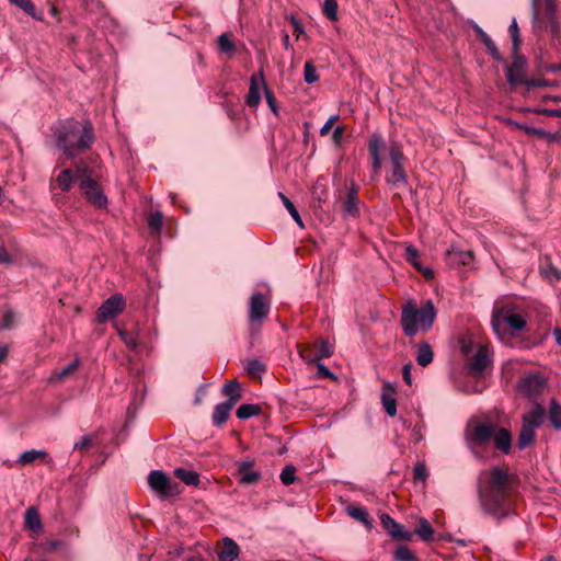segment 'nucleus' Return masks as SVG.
Returning <instances> with one entry per match:
<instances>
[{"label":"nucleus","mask_w":561,"mask_h":561,"mask_svg":"<svg viewBox=\"0 0 561 561\" xmlns=\"http://www.w3.org/2000/svg\"><path fill=\"white\" fill-rule=\"evenodd\" d=\"M478 500L482 512L497 520L515 514L507 471L495 466L479 473Z\"/></svg>","instance_id":"1"},{"label":"nucleus","mask_w":561,"mask_h":561,"mask_svg":"<svg viewBox=\"0 0 561 561\" xmlns=\"http://www.w3.org/2000/svg\"><path fill=\"white\" fill-rule=\"evenodd\" d=\"M57 147L67 158H75L89 149L94 142L93 127L90 122L84 125L70 118L60 123L56 129Z\"/></svg>","instance_id":"2"},{"label":"nucleus","mask_w":561,"mask_h":561,"mask_svg":"<svg viewBox=\"0 0 561 561\" xmlns=\"http://www.w3.org/2000/svg\"><path fill=\"white\" fill-rule=\"evenodd\" d=\"M436 317L437 309L431 299L424 301L421 307L413 301H408L401 311L403 333L409 337H413L420 332L426 333L432 329Z\"/></svg>","instance_id":"3"},{"label":"nucleus","mask_w":561,"mask_h":561,"mask_svg":"<svg viewBox=\"0 0 561 561\" xmlns=\"http://www.w3.org/2000/svg\"><path fill=\"white\" fill-rule=\"evenodd\" d=\"M494 433L495 426L492 423H481L471 420L465 428V444L476 458L482 459L483 455L480 449L489 445Z\"/></svg>","instance_id":"4"},{"label":"nucleus","mask_w":561,"mask_h":561,"mask_svg":"<svg viewBox=\"0 0 561 561\" xmlns=\"http://www.w3.org/2000/svg\"><path fill=\"white\" fill-rule=\"evenodd\" d=\"M545 408L535 402L531 410L523 415L522 427L518 434L517 446L525 449L535 443L536 430L539 428L545 421Z\"/></svg>","instance_id":"5"},{"label":"nucleus","mask_w":561,"mask_h":561,"mask_svg":"<svg viewBox=\"0 0 561 561\" xmlns=\"http://www.w3.org/2000/svg\"><path fill=\"white\" fill-rule=\"evenodd\" d=\"M389 159L391 162V174L386 179L387 183L391 186L407 184L408 178L402 164L404 156L399 144H391L389 148Z\"/></svg>","instance_id":"6"},{"label":"nucleus","mask_w":561,"mask_h":561,"mask_svg":"<svg viewBox=\"0 0 561 561\" xmlns=\"http://www.w3.org/2000/svg\"><path fill=\"white\" fill-rule=\"evenodd\" d=\"M126 302L122 294L108 297L96 310V320L100 323L107 322L118 316L125 309Z\"/></svg>","instance_id":"7"},{"label":"nucleus","mask_w":561,"mask_h":561,"mask_svg":"<svg viewBox=\"0 0 561 561\" xmlns=\"http://www.w3.org/2000/svg\"><path fill=\"white\" fill-rule=\"evenodd\" d=\"M546 379L540 374L525 376L518 382V391L529 399L537 398L545 391Z\"/></svg>","instance_id":"8"},{"label":"nucleus","mask_w":561,"mask_h":561,"mask_svg":"<svg viewBox=\"0 0 561 561\" xmlns=\"http://www.w3.org/2000/svg\"><path fill=\"white\" fill-rule=\"evenodd\" d=\"M492 328L499 333L502 325L508 324L514 330L520 331L526 327V321L518 313L505 314L502 310L495 309L492 313Z\"/></svg>","instance_id":"9"},{"label":"nucleus","mask_w":561,"mask_h":561,"mask_svg":"<svg viewBox=\"0 0 561 561\" xmlns=\"http://www.w3.org/2000/svg\"><path fill=\"white\" fill-rule=\"evenodd\" d=\"M79 187L83 196L95 207L105 208L107 206V197L94 179L84 180Z\"/></svg>","instance_id":"10"},{"label":"nucleus","mask_w":561,"mask_h":561,"mask_svg":"<svg viewBox=\"0 0 561 561\" xmlns=\"http://www.w3.org/2000/svg\"><path fill=\"white\" fill-rule=\"evenodd\" d=\"M148 483L152 491L159 496L165 499L172 493V486L175 485L171 479L161 470H153L149 473Z\"/></svg>","instance_id":"11"},{"label":"nucleus","mask_w":561,"mask_h":561,"mask_svg":"<svg viewBox=\"0 0 561 561\" xmlns=\"http://www.w3.org/2000/svg\"><path fill=\"white\" fill-rule=\"evenodd\" d=\"M268 309L264 296L261 293H254L250 297L249 321L251 323L261 322L267 317Z\"/></svg>","instance_id":"12"},{"label":"nucleus","mask_w":561,"mask_h":561,"mask_svg":"<svg viewBox=\"0 0 561 561\" xmlns=\"http://www.w3.org/2000/svg\"><path fill=\"white\" fill-rule=\"evenodd\" d=\"M267 88L263 72L254 73L250 78L249 92L245 102L250 107H255L261 102V90Z\"/></svg>","instance_id":"13"},{"label":"nucleus","mask_w":561,"mask_h":561,"mask_svg":"<svg viewBox=\"0 0 561 561\" xmlns=\"http://www.w3.org/2000/svg\"><path fill=\"white\" fill-rule=\"evenodd\" d=\"M301 355L306 362L317 363L333 355V345L329 341L321 340L314 344L313 348H308Z\"/></svg>","instance_id":"14"},{"label":"nucleus","mask_w":561,"mask_h":561,"mask_svg":"<svg viewBox=\"0 0 561 561\" xmlns=\"http://www.w3.org/2000/svg\"><path fill=\"white\" fill-rule=\"evenodd\" d=\"M385 141L380 134H373L368 141V151L371 158V169L375 175H377L381 169V150Z\"/></svg>","instance_id":"15"},{"label":"nucleus","mask_w":561,"mask_h":561,"mask_svg":"<svg viewBox=\"0 0 561 561\" xmlns=\"http://www.w3.org/2000/svg\"><path fill=\"white\" fill-rule=\"evenodd\" d=\"M381 524L387 533L396 539L400 540H410L412 537V533L404 529L403 525L397 523L391 516L388 514H382Z\"/></svg>","instance_id":"16"},{"label":"nucleus","mask_w":561,"mask_h":561,"mask_svg":"<svg viewBox=\"0 0 561 561\" xmlns=\"http://www.w3.org/2000/svg\"><path fill=\"white\" fill-rule=\"evenodd\" d=\"M514 55V60L506 71V78L511 85H517L522 83L525 76V59L517 55V53Z\"/></svg>","instance_id":"17"},{"label":"nucleus","mask_w":561,"mask_h":561,"mask_svg":"<svg viewBox=\"0 0 561 561\" xmlns=\"http://www.w3.org/2000/svg\"><path fill=\"white\" fill-rule=\"evenodd\" d=\"M238 402L237 396H234L231 400H227L217 404L214 409V413L211 416L213 423L216 426H221L229 417L230 411Z\"/></svg>","instance_id":"18"},{"label":"nucleus","mask_w":561,"mask_h":561,"mask_svg":"<svg viewBox=\"0 0 561 561\" xmlns=\"http://www.w3.org/2000/svg\"><path fill=\"white\" fill-rule=\"evenodd\" d=\"M490 363L488 350L480 346L469 364V369L474 375H482Z\"/></svg>","instance_id":"19"},{"label":"nucleus","mask_w":561,"mask_h":561,"mask_svg":"<svg viewBox=\"0 0 561 561\" xmlns=\"http://www.w3.org/2000/svg\"><path fill=\"white\" fill-rule=\"evenodd\" d=\"M239 480L245 484H253L261 478V473L253 469V463L250 461L241 462L238 466Z\"/></svg>","instance_id":"20"},{"label":"nucleus","mask_w":561,"mask_h":561,"mask_svg":"<svg viewBox=\"0 0 561 561\" xmlns=\"http://www.w3.org/2000/svg\"><path fill=\"white\" fill-rule=\"evenodd\" d=\"M492 438L499 450L506 455L510 454L512 448V435L506 428H495V433Z\"/></svg>","instance_id":"21"},{"label":"nucleus","mask_w":561,"mask_h":561,"mask_svg":"<svg viewBox=\"0 0 561 561\" xmlns=\"http://www.w3.org/2000/svg\"><path fill=\"white\" fill-rule=\"evenodd\" d=\"M240 549L236 541L231 538L224 539V547L218 552L219 561H234L239 556Z\"/></svg>","instance_id":"22"},{"label":"nucleus","mask_w":561,"mask_h":561,"mask_svg":"<svg viewBox=\"0 0 561 561\" xmlns=\"http://www.w3.org/2000/svg\"><path fill=\"white\" fill-rule=\"evenodd\" d=\"M476 34L480 37L481 42L485 45L488 53L497 61H502V55L499 51L492 38L478 25L473 24Z\"/></svg>","instance_id":"23"},{"label":"nucleus","mask_w":561,"mask_h":561,"mask_svg":"<svg viewBox=\"0 0 561 561\" xmlns=\"http://www.w3.org/2000/svg\"><path fill=\"white\" fill-rule=\"evenodd\" d=\"M358 204H359V201L357 198V190L354 186H352L348 190L346 199L344 201V204H343L344 214L346 216H351V217L357 216L359 213Z\"/></svg>","instance_id":"24"},{"label":"nucleus","mask_w":561,"mask_h":561,"mask_svg":"<svg viewBox=\"0 0 561 561\" xmlns=\"http://www.w3.org/2000/svg\"><path fill=\"white\" fill-rule=\"evenodd\" d=\"M416 347L415 360L420 366L426 367L434 358L432 346L427 342H422Z\"/></svg>","instance_id":"25"},{"label":"nucleus","mask_w":561,"mask_h":561,"mask_svg":"<svg viewBox=\"0 0 561 561\" xmlns=\"http://www.w3.org/2000/svg\"><path fill=\"white\" fill-rule=\"evenodd\" d=\"M472 257L471 251H462L456 248L447 251V260L451 264L468 265L471 263Z\"/></svg>","instance_id":"26"},{"label":"nucleus","mask_w":561,"mask_h":561,"mask_svg":"<svg viewBox=\"0 0 561 561\" xmlns=\"http://www.w3.org/2000/svg\"><path fill=\"white\" fill-rule=\"evenodd\" d=\"M173 473L178 479H180L186 485L196 486L199 484V474L194 470L179 467V468L174 469Z\"/></svg>","instance_id":"27"},{"label":"nucleus","mask_w":561,"mask_h":561,"mask_svg":"<svg viewBox=\"0 0 561 561\" xmlns=\"http://www.w3.org/2000/svg\"><path fill=\"white\" fill-rule=\"evenodd\" d=\"M548 420L556 431L561 430V404L556 399L550 401Z\"/></svg>","instance_id":"28"},{"label":"nucleus","mask_w":561,"mask_h":561,"mask_svg":"<svg viewBox=\"0 0 561 561\" xmlns=\"http://www.w3.org/2000/svg\"><path fill=\"white\" fill-rule=\"evenodd\" d=\"M346 512L352 518L363 523L367 528L373 527L371 522L368 519L367 510L364 506L351 505L346 508Z\"/></svg>","instance_id":"29"},{"label":"nucleus","mask_w":561,"mask_h":561,"mask_svg":"<svg viewBox=\"0 0 561 561\" xmlns=\"http://www.w3.org/2000/svg\"><path fill=\"white\" fill-rule=\"evenodd\" d=\"M12 5L18 7L24 13L36 21H43V15L38 14L34 3L31 0H8Z\"/></svg>","instance_id":"30"},{"label":"nucleus","mask_w":561,"mask_h":561,"mask_svg":"<svg viewBox=\"0 0 561 561\" xmlns=\"http://www.w3.org/2000/svg\"><path fill=\"white\" fill-rule=\"evenodd\" d=\"M75 181V174L71 169L62 170L56 179L57 185L62 192H69Z\"/></svg>","instance_id":"31"},{"label":"nucleus","mask_w":561,"mask_h":561,"mask_svg":"<svg viewBox=\"0 0 561 561\" xmlns=\"http://www.w3.org/2000/svg\"><path fill=\"white\" fill-rule=\"evenodd\" d=\"M390 388V392H382L381 393V402L383 405V409L386 413L393 417L397 414V399L393 396V388Z\"/></svg>","instance_id":"32"},{"label":"nucleus","mask_w":561,"mask_h":561,"mask_svg":"<svg viewBox=\"0 0 561 561\" xmlns=\"http://www.w3.org/2000/svg\"><path fill=\"white\" fill-rule=\"evenodd\" d=\"M261 410L262 409L259 404L244 403L237 409L236 415L239 420H248L252 416L259 415Z\"/></svg>","instance_id":"33"},{"label":"nucleus","mask_w":561,"mask_h":561,"mask_svg":"<svg viewBox=\"0 0 561 561\" xmlns=\"http://www.w3.org/2000/svg\"><path fill=\"white\" fill-rule=\"evenodd\" d=\"M24 524L31 530L36 531L42 529L41 518L36 508L30 507L26 510L24 514Z\"/></svg>","instance_id":"34"},{"label":"nucleus","mask_w":561,"mask_h":561,"mask_svg":"<svg viewBox=\"0 0 561 561\" xmlns=\"http://www.w3.org/2000/svg\"><path fill=\"white\" fill-rule=\"evenodd\" d=\"M415 534L424 541L433 539L434 529L425 518H420L415 528Z\"/></svg>","instance_id":"35"},{"label":"nucleus","mask_w":561,"mask_h":561,"mask_svg":"<svg viewBox=\"0 0 561 561\" xmlns=\"http://www.w3.org/2000/svg\"><path fill=\"white\" fill-rule=\"evenodd\" d=\"M245 370L252 377H261V375L266 371V365L256 358L249 359L247 362Z\"/></svg>","instance_id":"36"},{"label":"nucleus","mask_w":561,"mask_h":561,"mask_svg":"<svg viewBox=\"0 0 561 561\" xmlns=\"http://www.w3.org/2000/svg\"><path fill=\"white\" fill-rule=\"evenodd\" d=\"M278 197L283 202L285 208L288 210V213L290 214V216L295 220V222L299 227H304L301 217H300L297 208L295 207V205L290 202V199L285 194H283L282 192L278 193Z\"/></svg>","instance_id":"37"},{"label":"nucleus","mask_w":561,"mask_h":561,"mask_svg":"<svg viewBox=\"0 0 561 561\" xmlns=\"http://www.w3.org/2000/svg\"><path fill=\"white\" fill-rule=\"evenodd\" d=\"M45 456H46V453L44 450L31 449V450L23 451L19 456L18 462L25 466V465H30V463L34 462L37 458L45 457Z\"/></svg>","instance_id":"38"},{"label":"nucleus","mask_w":561,"mask_h":561,"mask_svg":"<svg viewBox=\"0 0 561 561\" xmlns=\"http://www.w3.org/2000/svg\"><path fill=\"white\" fill-rule=\"evenodd\" d=\"M73 171V174H75V179L76 181L80 183H83L84 180H93L92 178V170L83 162H80L79 164L76 165L75 170Z\"/></svg>","instance_id":"39"},{"label":"nucleus","mask_w":561,"mask_h":561,"mask_svg":"<svg viewBox=\"0 0 561 561\" xmlns=\"http://www.w3.org/2000/svg\"><path fill=\"white\" fill-rule=\"evenodd\" d=\"M513 124L516 128L523 130L525 134H527L529 136H538L539 138H550V134L543 129L528 126L526 124L517 123V122H514Z\"/></svg>","instance_id":"40"},{"label":"nucleus","mask_w":561,"mask_h":561,"mask_svg":"<svg viewBox=\"0 0 561 561\" xmlns=\"http://www.w3.org/2000/svg\"><path fill=\"white\" fill-rule=\"evenodd\" d=\"M240 388H241V385L238 380H231L230 382L226 383L221 391L225 396L228 397V400H231L234 396H237L238 398V401L241 399V393H240Z\"/></svg>","instance_id":"41"},{"label":"nucleus","mask_w":561,"mask_h":561,"mask_svg":"<svg viewBox=\"0 0 561 561\" xmlns=\"http://www.w3.org/2000/svg\"><path fill=\"white\" fill-rule=\"evenodd\" d=\"M510 35L512 37V45H513V53H518L519 46H520V36H519V30L516 22V19H513L510 27H508Z\"/></svg>","instance_id":"42"},{"label":"nucleus","mask_w":561,"mask_h":561,"mask_svg":"<svg viewBox=\"0 0 561 561\" xmlns=\"http://www.w3.org/2000/svg\"><path fill=\"white\" fill-rule=\"evenodd\" d=\"M405 260L411 263L416 270H421V262L419 260V251L411 244L405 247Z\"/></svg>","instance_id":"43"},{"label":"nucleus","mask_w":561,"mask_h":561,"mask_svg":"<svg viewBox=\"0 0 561 561\" xmlns=\"http://www.w3.org/2000/svg\"><path fill=\"white\" fill-rule=\"evenodd\" d=\"M323 13L330 21L337 20V1L336 0H324Z\"/></svg>","instance_id":"44"},{"label":"nucleus","mask_w":561,"mask_h":561,"mask_svg":"<svg viewBox=\"0 0 561 561\" xmlns=\"http://www.w3.org/2000/svg\"><path fill=\"white\" fill-rule=\"evenodd\" d=\"M279 479L284 485H290L296 480V468L291 465L284 467Z\"/></svg>","instance_id":"45"},{"label":"nucleus","mask_w":561,"mask_h":561,"mask_svg":"<svg viewBox=\"0 0 561 561\" xmlns=\"http://www.w3.org/2000/svg\"><path fill=\"white\" fill-rule=\"evenodd\" d=\"M396 561H417L413 552L405 546H400L394 552Z\"/></svg>","instance_id":"46"},{"label":"nucleus","mask_w":561,"mask_h":561,"mask_svg":"<svg viewBox=\"0 0 561 561\" xmlns=\"http://www.w3.org/2000/svg\"><path fill=\"white\" fill-rule=\"evenodd\" d=\"M163 224V214L161 211L152 213L148 217V226L152 232H159Z\"/></svg>","instance_id":"47"},{"label":"nucleus","mask_w":561,"mask_h":561,"mask_svg":"<svg viewBox=\"0 0 561 561\" xmlns=\"http://www.w3.org/2000/svg\"><path fill=\"white\" fill-rule=\"evenodd\" d=\"M304 79H305V82L308 83V84L314 83L316 81L319 80V76L317 75V70H316V68H314V66L312 65L311 61H307L305 64Z\"/></svg>","instance_id":"48"},{"label":"nucleus","mask_w":561,"mask_h":561,"mask_svg":"<svg viewBox=\"0 0 561 561\" xmlns=\"http://www.w3.org/2000/svg\"><path fill=\"white\" fill-rule=\"evenodd\" d=\"M542 273L545 277L552 284L561 279V272L551 263H549L546 267H542Z\"/></svg>","instance_id":"49"},{"label":"nucleus","mask_w":561,"mask_h":561,"mask_svg":"<svg viewBox=\"0 0 561 561\" xmlns=\"http://www.w3.org/2000/svg\"><path fill=\"white\" fill-rule=\"evenodd\" d=\"M118 335L121 336V339L123 340V342L126 344V346L128 348H130V350L137 348L138 342H137L136 336L133 333H130L126 330L119 329Z\"/></svg>","instance_id":"50"},{"label":"nucleus","mask_w":561,"mask_h":561,"mask_svg":"<svg viewBox=\"0 0 561 561\" xmlns=\"http://www.w3.org/2000/svg\"><path fill=\"white\" fill-rule=\"evenodd\" d=\"M218 46L220 50L225 53H233L236 49L234 43L229 38L227 34L219 35Z\"/></svg>","instance_id":"51"},{"label":"nucleus","mask_w":561,"mask_h":561,"mask_svg":"<svg viewBox=\"0 0 561 561\" xmlns=\"http://www.w3.org/2000/svg\"><path fill=\"white\" fill-rule=\"evenodd\" d=\"M80 365V362L79 359H75L72 360L71 363H69L67 366H65L64 368H61L59 371H57L54 377L58 380H61L64 379L65 377H67L69 374L73 373Z\"/></svg>","instance_id":"52"},{"label":"nucleus","mask_w":561,"mask_h":561,"mask_svg":"<svg viewBox=\"0 0 561 561\" xmlns=\"http://www.w3.org/2000/svg\"><path fill=\"white\" fill-rule=\"evenodd\" d=\"M265 99H266V103H267L270 110L276 116H278L279 115V111H278V107H277V104H276V99L274 96V93L268 88H265Z\"/></svg>","instance_id":"53"},{"label":"nucleus","mask_w":561,"mask_h":561,"mask_svg":"<svg viewBox=\"0 0 561 561\" xmlns=\"http://www.w3.org/2000/svg\"><path fill=\"white\" fill-rule=\"evenodd\" d=\"M547 19H548L547 27L549 28V32L551 33V35L553 37L558 38L560 35L559 22L557 21L556 16H551V18H547Z\"/></svg>","instance_id":"54"},{"label":"nucleus","mask_w":561,"mask_h":561,"mask_svg":"<svg viewBox=\"0 0 561 561\" xmlns=\"http://www.w3.org/2000/svg\"><path fill=\"white\" fill-rule=\"evenodd\" d=\"M426 468L424 465L419 463L413 470V478L415 481H424L426 479Z\"/></svg>","instance_id":"55"},{"label":"nucleus","mask_w":561,"mask_h":561,"mask_svg":"<svg viewBox=\"0 0 561 561\" xmlns=\"http://www.w3.org/2000/svg\"><path fill=\"white\" fill-rule=\"evenodd\" d=\"M557 4L553 0H543V11L547 18L556 16Z\"/></svg>","instance_id":"56"},{"label":"nucleus","mask_w":561,"mask_h":561,"mask_svg":"<svg viewBox=\"0 0 561 561\" xmlns=\"http://www.w3.org/2000/svg\"><path fill=\"white\" fill-rule=\"evenodd\" d=\"M525 84L527 88H538V87H552V83H549L547 80H540V79H529L525 81Z\"/></svg>","instance_id":"57"},{"label":"nucleus","mask_w":561,"mask_h":561,"mask_svg":"<svg viewBox=\"0 0 561 561\" xmlns=\"http://www.w3.org/2000/svg\"><path fill=\"white\" fill-rule=\"evenodd\" d=\"M317 375L320 378L334 377L333 373L324 364L321 363L317 364Z\"/></svg>","instance_id":"58"},{"label":"nucleus","mask_w":561,"mask_h":561,"mask_svg":"<svg viewBox=\"0 0 561 561\" xmlns=\"http://www.w3.org/2000/svg\"><path fill=\"white\" fill-rule=\"evenodd\" d=\"M337 119L339 115H331L325 122V124L320 128V134L322 136L327 135Z\"/></svg>","instance_id":"59"},{"label":"nucleus","mask_w":561,"mask_h":561,"mask_svg":"<svg viewBox=\"0 0 561 561\" xmlns=\"http://www.w3.org/2000/svg\"><path fill=\"white\" fill-rule=\"evenodd\" d=\"M91 446V437L85 435L82 436L79 442L73 445V449L84 450Z\"/></svg>","instance_id":"60"},{"label":"nucleus","mask_w":561,"mask_h":561,"mask_svg":"<svg viewBox=\"0 0 561 561\" xmlns=\"http://www.w3.org/2000/svg\"><path fill=\"white\" fill-rule=\"evenodd\" d=\"M13 317H14V314L12 311H7L3 317L2 322L0 323V329H2V330L10 329L13 323Z\"/></svg>","instance_id":"61"},{"label":"nucleus","mask_w":561,"mask_h":561,"mask_svg":"<svg viewBox=\"0 0 561 561\" xmlns=\"http://www.w3.org/2000/svg\"><path fill=\"white\" fill-rule=\"evenodd\" d=\"M411 369H412V364L409 363V364H405L402 368V377H403V380L405 381V383H408L409 386L412 385V375H411Z\"/></svg>","instance_id":"62"},{"label":"nucleus","mask_w":561,"mask_h":561,"mask_svg":"<svg viewBox=\"0 0 561 561\" xmlns=\"http://www.w3.org/2000/svg\"><path fill=\"white\" fill-rule=\"evenodd\" d=\"M536 112L547 116L561 117V108H540Z\"/></svg>","instance_id":"63"},{"label":"nucleus","mask_w":561,"mask_h":561,"mask_svg":"<svg viewBox=\"0 0 561 561\" xmlns=\"http://www.w3.org/2000/svg\"><path fill=\"white\" fill-rule=\"evenodd\" d=\"M13 260L11 257V255L8 253V251L0 245V263L1 264H5V265H9V264H12Z\"/></svg>","instance_id":"64"}]
</instances>
